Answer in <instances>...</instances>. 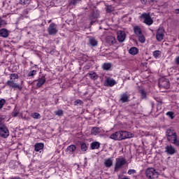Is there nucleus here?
Masks as SVG:
<instances>
[{
  "label": "nucleus",
  "mask_w": 179,
  "mask_h": 179,
  "mask_svg": "<svg viewBox=\"0 0 179 179\" xmlns=\"http://www.w3.org/2000/svg\"><path fill=\"white\" fill-rule=\"evenodd\" d=\"M19 78V76L16 73H12L10 76V79L12 80H15V79H17Z\"/></svg>",
  "instance_id": "nucleus-39"
},
{
  "label": "nucleus",
  "mask_w": 179,
  "mask_h": 179,
  "mask_svg": "<svg viewBox=\"0 0 179 179\" xmlns=\"http://www.w3.org/2000/svg\"><path fill=\"white\" fill-rule=\"evenodd\" d=\"M120 101H121V103H128V101H129V95H128V92H124L120 95Z\"/></svg>",
  "instance_id": "nucleus-15"
},
{
  "label": "nucleus",
  "mask_w": 179,
  "mask_h": 179,
  "mask_svg": "<svg viewBox=\"0 0 179 179\" xmlns=\"http://www.w3.org/2000/svg\"><path fill=\"white\" fill-rule=\"evenodd\" d=\"M97 17H98L97 14L94 13L90 17V20H91L90 24H93V23H96V20H97Z\"/></svg>",
  "instance_id": "nucleus-27"
},
{
  "label": "nucleus",
  "mask_w": 179,
  "mask_h": 179,
  "mask_svg": "<svg viewBox=\"0 0 179 179\" xmlns=\"http://www.w3.org/2000/svg\"><path fill=\"white\" fill-rule=\"evenodd\" d=\"M110 138L113 139V141H123L122 131H116L110 134Z\"/></svg>",
  "instance_id": "nucleus-6"
},
{
  "label": "nucleus",
  "mask_w": 179,
  "mask_h": 179,
  "mask_svg": "<svg viewBox=\"0 0 179 179\" xmlns=\"http://www.w3.org/2000/svg\"><path fill=\"white\" fill-rule=\"evenodd\" d=\"M89 43L92 47L97 45V41L94 38H90Z\"/></svg>",
  "instance_id": "nucleus-29"
},
{
  "label": "nucleus",
  "mask_w": 179,
  "mask_h": 179,
  "mask_svg": "<svg viewBox=\"0 0 179 179\" xmlns=\"http://www.w3.org/2000/svg\"><path fill=\"white\" fill-rule=\"evenodd\" d=\"M156 38L157 41H162L164 38V29L159 27L157 31Z\"/></svg>",
  "instance_id": "nucleus-11"
},
{
  "label": "nucleus",
  "mask_w": 179,
  "mask_h": 179,
  "mask_svg": "<svg viewBox=\"0 0 179 179\" xmlns=\"http://www.w3.org/2000/svg\"><path fill=\"white\" fill-rule=\"evenodd\" d=\"M153 56L155 58H159L160 55H162V52L160 50H155L152 52Z\"/></svg>",
  "instance_id": "nucleus-34"
},
{
  "label": "nucleus",
  "mask_w": 179,
  "mask_h": 179,
  "mask_svg": "<svg viewBox=\"0 0 179 179\" xmlns=\"http://www.w3.org/2000/svg\"><path fill=\"white\" fill-rule=\"evenodd\" d=\"M176 13L178 14L179 13V8H177L176 10H175Z\"/></svg>",
  "instance_id": "nucleus-52"
},
{
  "label": "nucleus",
  "mask_w": 179,
  "mask_h": 179,
  "mask_svg": "<svg viewBox=\"0 0 179 179\" xmlns=\"http://www.w3.org/2000/svg\"><path fill=\"white\" fill-rule=\"evenodd\" d=\"M56 115H59V117H61L62 115H64V111L62 110H59L55 112Z\"/></svg>",
  "instance_id": "nucleus-41"
},
{
  "label": "nucleus",
  "mask_w": 179,
  "mask_h": 179,
  "mask_svg": "<svg viewBox=\"0 0 179 179\" xmlns=\"http://www.w3.org/2000/svg\"><path fill=\"white\" fill-rule=\"evenodd\" d=\"M6 85L9 86V87H12L15 90H16V89H18V90H22V87L19 84H17L12 80L7 81Z\"/></svg>",
  "instance_id": "nucleus-12"
},
{
  "label": "nucleus",
  "mask_w": 179,
  "mask_h": 179,
  "mask_svg": "<svg viewBox=\"0 0 179 179\" xmlns=\"http://www.w3.org/2000/svg\"><path fill=\"white\" fill-rule=\"evenodd\" d=\"M166 139L170 143L175 145V146H179V139L177 138V133L166 136Z\"/></svg>",
  "instance_id": "nucleus-4"
},
{
  "label": "nucleus",
  "mask_w": 179,
  "mask_h": 179,
  "mask_svg": "<svg viewBox=\"0 0 179 179\" xmlns=\"http://www.w3.org/2000/svg\"><path fill=\"white\" fill-rule=\"evenodd\" d=\"M177 152V150L173 145H168L165 147V153L166 155H169L170 156H173V155H175V153Z\"/></svg>",
  "instance_id": "nucleus-10"
},
{
  "label": "nucleus",
  "mask_w": 179,
  "mask_h": 179,
  "mask_svg": "<svg viewBox=\"0 0 179 179\" xmlns=\"http://www.w3.org/2000/svg\"><path fill=\"white\" fill-rule=\"evenodd\" d=\"M0 37H3V38H8V37H9V31L5 28L0 29Z\"/></svg>",
  "instance_id": "nucleus-16"
},
{
  "label": "nucleus",
  "mask_w": 179,
  "mask_h": 179,
  "mask_svg": "<svg viewBox=\"0 0 179 179\" xmlns=\"http://www.w3.org/2000/svg\"><path fill=\"white\" fill-rule=\"evenodd\" d=\"M114 11V8H113V6H108L106 7V12L108 13H111V12Z\"/></svg>",
  "instance_id": "nucleus-38"
},
{
  "label": "nucleus",
  "mask_w": 179,
  "mask_h": 179,
  "mask_svg": "<svg viewBox=\"0 0 179 179\" xmlns=\"http://www.w3.org/2000/svg\"><path fill=\"white\" fill-rule=\"evenodd\" d=\"M88 75L93 80H96V79H98L99 78V76L96 73V72L91 71Z\"/></svg>",
  "instance_id": "nucleus-26"
},
{
  "label": "nucleus",
  "mask_w": 179,
  "mask_h": 179,
  "mask_svg": "<svg viewBox=\"0 0 179 179\" xmlns=\"http://www.w3.org/2000/svg\"><path fill=\"white\" fill-rule=\"evenodd\" d=\"M37 73V71L33 70L29 71L28 76H34Z\"/></svg>",
  "instance_id": "nucleus-42"
},
{
  "label": "nucleus",
  "mask_w": 179,
  "mask_h": 179,
  "mask_svg": "<svg viewBox=\"0 0 179 179\" xmlns=\"http://www.w3.org/2000/svg\"><path fill=\"white\" fill-rule=\"evenodd\" d=\"M141 3H143V5H145V3H146L147 0H141Z\"/></svg>",
  "instance_id": "nucleus-51"
},
{
  "label": "nucleus",
  "mask_w": 179,
  "mask_h": 179,
  "mask_svg": "<svg viewBox=\"0 0 179 179\" xmlns=\"http://www.w3.org/2000/svg\"><path fill=\"white\" fill-rule=\"evenodd\" d=\"M175 134H177V132H176V130H174V129L173 128H169L166 131V136H169Z\"/></svg>",
  "instance_id": "nucleus-24"
},
{
  "label": "nucleus",
  "mask_w": 179,
  "mask_h": 179,
  "mask_svg": "<svg viewBox=\"0 0 179 179\" xmlns=\"http://www.w3.org/2000/svg\"><path fill=\"white\" fill-rule=\"evenodd\" d=\"M122 179H129V178H128V177H124V178H122Z\"/></svg>",
  "instance_id": "nucleus-54"
},
{
  "label": "nucleus",
  "mask_w": 179,
  "mask_h": 179,
  "mask_svg": "<svg viewBox=\"0 0 179 179\" xmlns=\"http://www.w3.org/2000/svg\"><path fill=\"white\" fill-rule=\"evenodd\" d=\"M103 164H104L105 167H108V168L111 167V166H113L112 159L108 158V159H105Z\"/></svg>",
  "instance_id": "nucleus-19"
},
{
  "label": "nucleus",
  "mask_w": 179,
  "mask_h": 179,
  "mask_svg": "<svg viewBox=\"0 0 179 179\" xmlns=\"http://www.w3.org/2000/svg\"><path fill=\"white\" fill-rule=\"evenodd\" d=\"M1 118H0V122H1Z\"/></svg>",
  "instance_id": "nucleus-56"
},
{
  "label": "nucleus",
  "mask_w": 179,
  "mask_h": 179,
  "mask_svg": "<svg viewBox=\"0 0 179 179\" xmlns=\"http://www.w3.org/2000/svg\"><path fill=\"white\" fill-rule=\"evenodd\" d=\"M17 114H19V113H17V112H13V114H12V115H13V117H17Z\"/></svg>",
  "instance_id": "nucleus-50"
},
{
  "label": "nucleus",
  "mask_w": 179,
  "mask_h": 179,
  "mask_svg": "<svg viewBox=\"0 0 179 179\" xmlns=\"http://www.w3.org/2000/svg\"><path fill=\"white\" fill-rule=\"evenodd\" d=\"M78 104H83V101L80 99H77L74 101V106H78Z\"/></svg>",
  "instance_id": "nucleus-43"
},
{
  "label": "nucleus",
  "mask_w": 179,
  "mask_h": 179,
  "mask_svg": "<svg viewBox=\"0 0 179 179\" xmlns=\"http://www.w3.org/2000/svg\"><path fill=\"white\" fill-rule=\"evenodd\" d=\"M122 138H123V141H124V139L134 138V134H131L129 131H122Z\"/></svg>",
  "instance_id": "nucleus-18"
},
{
  "label": "nucleus",
  "mask_w": 179,
  "mask_h": 179,
  "mask_svg": "<svg viewBox=\"0 0 179 179\" xmlns=\"http://www.w3.org/2000/svg\"><path fill=\"white\" fill-rule=\"evenodd\" d=\"M31 117H33L35 120H38L41 117V116L40 115V113H32Z\"/></svg>",
  "instance_id": "nucleus-35"
},
{
  "label": "nucleus",
  "mask_w": 179,
  "mask_h": 179,
  "mask_svg": "<svg viewBox=\"0 0 179 179\" xmlns=\"http://www.w3.org/2000/svg\"><path fill=\"white\" fill-rule=\"evenodd\" d=\"M127 161L124 159L122 158H117L116 159V163L115 165V171H117L119 169H121L122 166L126 164Z\"/></svg>",
  "instance_id": "nucleus-7"
},
{
  "label": "nucleus",
  "mask_w": 179,
  "mask_h": 179,
  "mask_svg": "<svg viewBox=\"0 0 179 179\" xmlns=\"http://www.w3.org/2000/svg\"><path fill=\"white\" fill-rule=\"evenodd\" d=\"M20 3H21V5H28L29 0H20Z\"/></svg>",
  "instance_id": "nucleus-47"
},
{
  "label": "nucleus",
  "mask_w": 179,
  "mask_h": 179,
  "mask_svg": "<svg viewBox=\"0 0 179 179\" xmlns=\"http://www.w3.org/2000/svg\"><path fill=\"white\" fill-rule=\"evenodd\" d=\"M136 173V171L134 169H129L127 172V174L131 176V174H135Z\"/></svg>",
  "instance_id": "nucleus-48"
},
{
  "label": "nucleus",
  "mask_w": 179,
  "mask_h": 179,
  "mask_svg": "<svg viewBox=\"0 0 179 179\" xmlns=\"http://www.w3.org/2000/svg\"><path fill=\"white\" fill-rule=\"evenodd\" d=\"M117 36L119 43H124L127 38V34L124 31H117Z\"/></svg>",
  "instance_id": "nucleus-9"
},
{
  "label": "nucleus",
  "mask_w": 179,
  "mask_h": 179,
  "mask_svg": "<svg viewBox=\"0 0 179 179\" xmlns=\"http://www.w3.org/2000/svg\"><path fill=\"white\" fill-rule=\"evenodd\" d=\"M177 80H178V81H179V78H177Z\"/></svg>",
  "instance_id": "nucleus-55"
},
{
  "label": "nucleus",
  "mask_w": 179,
  "mask_h": 179,
  "mask_svg": "<svg viewBox=\"0 0 179 179\" xmlns=\"http://www.w3.org/2000/svg\"><path fill=\"white\" fill-rule=\"evenodd\" d=\"M145 176L148 179H155L159 177V172L154 168H148L145 171Z\"/></svg>",
  "instance_id": "nucleus-1"
},
{
  "label": "nucleus",
  "mask_w": 179,
  "mask_h": 179,
  "mask_svg": "<svg viewBox=\"0 0 179 179\" xmlns=\"http://www.w3.org/2000/svg\"><path fill=\"white\" fill-rule=\"evenodd\" d=\"M106 41L108 45H114L117 43V39L113 36H108L106 38Z\"/></svg>",
  "instance_id": "nucleus-14"
},
{
  "label": "nucleus",
  "mask_w": 179,
  "mask_h": 179,
  "mask_svg": "<svg viewBox=\"0 0 179 179\" xmlns=\"http://www.w3.org/2000/svg\"><path fill=\"white\" fill-rule=\"evenodd\" d=\"M80 145H81V146H80L81 150H82L83 152H86V150H87V144H86V143L82 142V143H80Z\"/></svg>",
  "instance_id": "nucleus-33"
},
{
  "label": "nucleus",
  "mask_w": 179,
  "mask_h": 179,
  "mask_svg": "<svg viewBox=\"0 0 179 179\" xmlns=\"http://www.w3.org/2000/svg\"><path fill=\"white\" fill-rule=\"evenodd\" d=\"M91 148L94 150V149H99V148H100V143L97 142V141H94L92 142L90 144Z\"/></svg>",
  "instance_id": "nucleus-22"
},
{
  "label": "nucleus",
  "mask_w": 179,
  "mask_h": 179,
  "mask_svg": "<svg viewBox=\"0 0 179 179\" xmlns=\"http://www.w3.org/2000/svg\"><path fill=\"white\" fill-rule=\"evenodd\" d=\"M66 150H67V152H69V153H71V155H72V153H73V152H75V150H76V145H71L67 147Z\"/></svg>",
  "instance_id": "nucleus-21"
},
{
  "label": "nucleus",
  "mask_w": 179,
  "mask_h": 179,
  "mask_svg": "<svg viewBox=\"0 0 179 179\" xmlns=\"http://www.w3.org/2000/svg\"><path fill=\"white\" fill-rule=\"evenodd\" d=\"M44 83H45V78H39L38 80L36 86H37V87H41V85H43Z\"/></svg>",
  "instance_id": "nucleus-30"
},
{
  "label": "nucleus",
  "mask_w": 179,
  "mask_h": 179,
  "mask_svg": "<svg viewBox=\"0 0 179 179\" xmlns=\"http://www.w3.org/2000/svg\"><path fill=\"white\" fill-rule=\"evenodd\" d=\"M115 85H117V82L115 80L111 78H108L105 80V86H108V87H113Z\"/></svg>",
  "instance_id": "nucleus-13"
},
{
  "label": "nucleus",
  "mask_w": 179,
  "mask_h": 179,
  "mask_svg": "<svg viewBox=\"0 0 179 179\" xmlns=\"http://www.w3.org/2000/svg\"><path fill=\"white\" fill-rule=\"evenodd\" d=\"M133 30H134V34H136V37L138 36H141V34H142V29H141V28L138 26L134 27Z\"/></svg>",
  "instance_id": "nucleus-20"
},
{
  "label": "nucleus",
  "mask_w": 179,
  "mask_h": 179,
  "mask_svg": "<svg viewBox=\"0 0 179 179\" xmlns=\"http://www.w3.org/2000/svg\"><path fill=\"white\" fill-rule=\"evenodd\" d=\"M158 86L160 89H170V81L166 78H161L159 80Z\"/></svg>",
  "instance_id": "nucleus-2"
},
{
  "label": "nucleus",
  "mask_w": 179,
  "mask_h": 179,
  "mask_svg": "<svg viewBox=\"0 0 179 179\" xmlns=\"http://www.w3.org/2000/svg\"><path fill=\"white\" fill-rule=\"evenodd\" d=\"M166 115H168L169 118H171V120L174 118V113L173 112H167Z\"/></svg>",
  "instance_id": "nucleus-44"
},
{
  "label": "nucleus",
  "mask_w": 179,
  "mask_h": 179,
  "mask_svg": "<svg viewBox=\"0 0 179 179\" xmlns=\"http://www.w3.org/2000/svg\"><path fill=\"white\" fill-rule=\"evenodd\" d=\"M162 106H163V102L162 101H158L157 104V111H160V110H162Z\"/></svg>",
  "instance_id": "nucleus-36"
},
{
  "label": "nucleus",
  "mask_w": 179,
  "mask_h": 179,
  "mask_svg": "<svg viewBox=\"0 0 179 179\" xmlns=\"http://www.w3.org/2000/svg\"><path fill=\"white\" fill-rule=\"evenodd\" d=\"M112 64L110 63H104L102 66L103 71H110Z\"/></svg>",
  "instance_id": "nucleus-25"
},
{
  "label": "nucleus",
  "mask_w": 179,
  "mask_h": 179,
  "mask_svg": "<svg viewBox=\"0 0 179 179\" xmlns=\"http://www.w3.org/2000/svg\"><path fill=\"white\" fill-rule=\"evenodd\" d=\"M139 93L141 94L142 99H146V92L144 90H140Z\"/></svg>",
  "instance_id": "nucleus-37"
},
{
  "label": "nucleus",
  "mask_w": 179,
  "mask_h": 179,
  "mask_svg": "<svg viewBox=\"0 0 179 179\" xmlns=\"http://www.w3.org/2000/svg\"><path fill=\"white\" fill-rule=\"evenodd\" d=\"M30 12V9L26 8L23 10L22 14L24 16H26V15H29V13Z\"/></svg>",
  "instance_id": "nucleus-46"
},
{
  "label": "nucleus",
  "mask_w": 179,
  "mask_h": 179,
  "mask_svg": "<svg viewBox=\"0 0 179 179\" xmlns=\"http://www.w3.org/2000/svg\"><path fill=\"white\" fill-rule=\"evenodd\" d=\"M6 101H5V99H2L0 100V110L1 108H2V107H3V106L5 105Z\"/></svg>",
  "instance_id": "nucleus-45"
},
{
  "label": "nucleus",
  "mask_w": 179,
  "mask_h": 179,
  "mask_svg": "<svg viewBox=\"0 0 179 179\" xmlns=\"http://www.w3.org/2000/svg\"><path fill=\"white\" fill-rule=\"evenodd\" d=\"M137 37H138V41L141 43V44H143V43L146 41V38H145V36H143V34L137 36Z\"/></svg>",
  "instance_id": "nucleus-28"
},
{
  "label": "nucleus",
  "mask_w": 179,
  "mask_h": 179,
  "mask_svg": "<svg viewBox=\"0 0 179 179\" xmlns=\"http://www.w3.org/2000/svg\"><path fill=\"white\" fill-rule=\"evenodd\" d=\"M140 17L141 19H144L143 23H145L148 26L153 24V20H152L150 13H144L140 16Z\"/></svg>",
  "instance_id": "nucleus-3"
},
{
  "label": "nucleus",
  "mask_w": 179,
  "mask_h": 179,
  "mask_svg": "<svg viewBox=\"0 0 179 179\" xmlns=\"http://www.w3.org/2000/svg\"><path fill=\"white\" fill-rule=\"evenodd\" d=\"M82 0H69V5H73V6H76L77 3H79Z\"/></svg>",
  "instance_id": "nucleus-32"
},
{
  "label": "nucleus",
  "mask_w": 179,
  "mask_h": 179,
  "mask_svg": "<svg viewBox=\"0 0 179 179\" xmlns=\"http://www.w3.org/2000/svg\"><path fill=\"white\" fill-rule=\"evenodd\" d=\"M129 52L131 54V55H136V54L139 52V50L136 48L133 47L129 49Z\"/></svg>",
  "instance_id": "nucleus-23"
},
{
  "label": "nucleus",
  "mask_w": 179,
  "mask_h": 179,
  "mask_svg": "<svg viewBox=\"0 0 179 179\" xmlns=\"http://www.w3.org/2000/svg\"><path fill=\"white\" fill-rule=\"evenodd\" d=\"M91 133L93 135H97V134H100V128H99V127H93L92 131H91Z\"/></svg>",
  "instance_id": "nucleus-31"
},
{
  "label": "nucleus",
  "mask_w": 179,
  "mask_h": 179,
  "mask_svg": "<svg viewBox=\"0 0 179 179\" xmlns=\"http://www.w3.org/2000/svg\"><path fill=\"white\" fill-rule=\"evenodd\" d=\"M0 136L1 138H8L9 136V129L5 125L0 127Z\"/></svg>",
  "instance_id": "nucleus-8"
},
{
  "label": "nucleus",
  "mask_w": 179,
  "mask_h": 179,
  "mask_svg": "<svg viewBox=\"0 0 179 179\" xmlns=\"http://www.w3.org/2000/svg\"><path fill=\"white\" fill-rule=\"evenodd\" d=\"M3 24H7L6 21L3 20L2 17H0V29L3 26Z\"/></svg>",
  "instance_id": "nucleus-40"
},
{
  "label": "nucleus",
  "mask_w": 179,
  "mask_h": 179,
  "mask_svg": "<svg viewBox=\"0 0 179 179\" xmlns=\"http://www.w3.org/2000/svg\"><path fill=\"white\" fill-rule=\"evenodd\" d=\"M151 107H155V103H151Z\"/></svg>",
  "instance_id": "nucleus-53"
},
{
  "label": "nucleus",
  "mask_w": 179,
  "mask_h": 179,
  "mask_svg": "<svg viewBox=\"0 0 179 179\" xmlns=\"http://www.w3.org/2000/svg\"><path fill=\"white\" fill-rule=\"evenodd\" d=\"M34 150L35 152H40V150H43L44 149V143H36L34 145Z\"/></svg>",
  "instance_id": "nucleus-17"
},
{
  "label": "nucleus",
  "mask_w": 179,
  "mask_h": 179,
  "mask_svg": "<svg viewBox=\"0 0 179 179\" xmlns=\"http://www.w3.org/2000/svg\"><path fill=\"white\" fill-rule=\"evenodd\" d=\"M48 31L50 36H55L58 33V29H57V24L55 23H52L49 25L48 28Z\"/></svg>",
  "instance_id": "nucleus-5"
},
{
  "label": "nucleus",
  "mask_w": 179,
  "mask_h": 179,
  "mask_svg": "<svg viewBox=\"0 0 179 179\" xmlns=\"http://www.w3.org/2000/svg\"><path fill=\"white\" fill-rule=\"evenodd\" d=\"M175 63L176 64V65H179V56L175 58Z\"/></svg>",
  "instance_id": "nucleus-49"
}]
</instances>
